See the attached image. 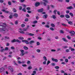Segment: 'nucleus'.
Returning <instances> with one entry per match:
<instances>
[{"instance_id":"obj_45","label":"nucleus","mask_w":75,"mask_h":75,"mask_svg":"<svg viewBox=\"0 0 75 75\" xmlns=\"http://www.w3.org/2000/svg\"><path fill=\"white\" fill-rule=\"evenodd\" d=\"M66 12L67 14H69V11L68 10L66 11Z\"/></svg>"},{"instance_id":"obj_47","label":"nucleus","mask_w":75,"mask_h":75,"mask_svg":"<svg viewBox=\"0 0 75 75\" xmlns=\"http://www.w3.org/2000/svg\"><path fill=\"white\" fill-rule=\"evenodd\" d=\"M11 50H15V48L14 47H11Z\"/></svg>"},{"instance_id":"obj_64","label":"nucleus","mask_w":75,"mask_h":75,"mask_svg":"<svg viewBox=\"0 0 75 75\" xmlns=\"http://www.w3.org/2000/svg\"><path fill=\"white\" fill-rule=\"evenodd\" d=\"M8 5H11V2H10V1L8 2Z\"/></svg>"},{"instance_id":"obj_21","label":"nucleus","mask_w":75,"mask_h":75,"mask_svg":"<svg viewBox=\"0 0 75 75\" xmlns=\"http://www.w3.org/2000/svg\"><path fill=\"white\" fill-rule=\"evenodd\" d=\"M43 58L44 60H45V61H47V57H45V56H44L43 57Z\"/></svg>"},{"instance_id":"obj_55","label":"nucleus","mask_w":75,"mask_h":75,"mask_svg":"<svg viewBox=\"0 0 75 75\" xmlns=\"http://www.w3.org/2000/svg\"><path fill=\"white\" fill-rule=\"evenodd\" d=\"M22 66V67H27V65L25 64H23Z\"/></svg>"},{"instance_id":"obj_31","label":"nucleus","mask_w":75,"mask_h":75,"mask_svg":"<svg viewBox=\"0 0 75 75\" xmlns=\"http://www.w3.org/2000/svg\"><path fill=\"white\" fill-rule=\"evenodd\" d=\"M60 33H61L62 34H64V31L61 30H60Z\"/></svg>"},{"instance_id":"obj_49","label":"nucleus","mask_w":75,"mask_h":75,"mask_svg":"<svg viewBox=\"0 0 75 75\" xmlns=\"http://www.w3.org/2000/svg\"><path fill=\"white\" fill-rule=\"evenodd\" d=\"M50 62H51L50 61H48L47 63V65H48Z\"/></svg>"},{"instance_id":"obj_9","label":"nucleus","mask_w":75,"mask_h":75,"mask_svg":"<svg viewBox=\"0 0 75 75\" xmlns=\"http://www.w3.org/2000/svg\"><path fill=\"white\" fill-rule=\"evenodd\" d=\"M62 40L64 41V42H68V40L65 39V38H62Z\"/></svg>"},{"instance_id":"obj_8","label":"nucleus","mask_w":75,"mask_h":75,"mask_svg":"<svg viewBox=\"0 0 75 75\" xmlns=\"http://www.w3.org/2000/svg\"><path fill=\"white\" fill-rule=\"evenodd\" d=\"M4 68H1L0 69V72H3L4 71Z\"/></svg>"},{"instance_id":"obj_52","label":"nucleus","mask_w":75,"mask_h":75,"mask_svg":"<svg viewBox=\"0 0 75 75\" xmlns=\"http://www.w3.org/2000/svg\"><path fill=\"white\" fill-rule=\"evenodd\" d=\"M3 51H4V50H3V49H1L0 50V52H3Z\"/></svg>"},{"instance_id":"obj_56","label":"nucleus","mask_w":75,"mask_h":75,"mask_svg":"<svg viewBox=\"0 0 75 75\" xmlns=\"http://www.w3.org/2000/svg\"><path fill=\"white\" fill-rule=\"evenodd\" d=\"M60 72L61 73H65V71L64 70H61Z\"/></svg>"},{"instance_id":"obj_62","label":"nucleus","mask_w":75,"mask_h":75,"mask_svg":"<svg viewBox=\"0 0 75 75\" xmlns=\"http://www.w3.org/2000/svg\"><path fill=\"white\" fill-rule=\"evenodd\" d=\"M10 70L11 71V72H13V69L12 68L10 69Z\"/></svg>"},{"instance_id":"obj_48","label":"nucleus","mask_w":75,"mask_h":75,"mask_svg":"<svg viewBox=\"0 0 75 75\" xmlns=\"http://www.w3.org/2000/svg\"><path fill=\"white\" fill-rule=\"evenodd\" d=\"M30 9H31V8L30 7L26 8V10H30Z\"/></svg>"},{"instance_id":"obj_18","label":"nucleus","mask_w":75,"mask_h":75,"mask_svg":"<svg viewBox=\"0 0 75 75\" xmlns=\"http://www.w3.org/2000/svg\"><path fill=\"white\" fill-rule=\"evenodd\" d=\"M72 8H73V7H72V6H70L67 8L68 9H69L70 10H71L72 9Z\"/></svg>"},{"instance_id":"obj_46","label":"nucleus","mask_w":75,"mask_h":75,"mask_svg":"<svg viewBox=\"0 0 75 75\" xmlns=\"http://www.w3.org/2000/svg\"><path fill=\"white\" fill-rule=\"evenodd\" d=\"M21 26L22 27H25V24H22L21 25Z\"/></svg>"},{"instance_id":"obj_43","label":"nucleus","mask_w":75,"mask_h":75,"mask_svg":"<svg viewBox=\"0 0 75 75\" xmlns=\"http://www.w3.org/2000/svg\"><path fill=\"white\" fill-rule=\"evenodd\" d=\"M65 61L66 62H68V59H65Z\"/></svg>"},{"instance_id":"obj_2","label":"nucleus","mask_w":75,"mask_h":75,"mask_svg":"<svg viewBox=\"0 0 75 75\" xmlns=\"http://www.w3.org/2000/svg\"><path fill=\"white\" fill-rule=\"evenodd\" d=\"M11 42L12 43H13V42H17L19 43H20V42H21V41L18 40V39L16 40V39H14L13 40H11Z\"/></svg>"},{"instance_id":"obj_59","label":"nucleus","mask_w":75,"mask_h":75,"mask_svg":"<svg viewBox=\"0 0 75 75\" xmlns=\"http://www.w3.org/2000/svg\"><path fill=\"white\" fill-rule=\"evenodd\" d=\"M52 66H54V65H55V64L54 63H52Z\"/></svg>"},{"instance_id":"obj_36","label":"nucleus","mask_w":75,"mask_h":75,"mask_svg":"<svg viewBox=\"0 0 75 75\" xmlns=\"http://www.w3.org/2000/svg\"><path fill=\"white\" fill-rule=\"evenodd\" d=\"M22 10L23 11H24V12H25L26 11V9H25V8H23L22 9Z\"/></svg>"},{"instance_id":"obj_16","label":"nucleus","mask_w":75,"mask_h":75,"mask_svg":"<svg viewBox=\"0 0 75 75\" xmlns=\"http://www.w3.org/2000/svg\"><path fill=\"white\" fill-rule=\"evenodd\" d=\"M29 43L30 44H32V43H34V40H30Z\"/></svg>"},{"instance_id":"obj_15","label":"nucleus","mask_w":75,"mask_h":75,"mask_svg":"<svg viewBox=\"0 0 75 75\" xmlns=\"http://www.w3.org/2000/svg\"><path fill=\"white\" fill-rule=\"evenodd\" d=\"M13 16H14L15 17H18V14L16 13H15L13 15Z\"/></svg>"},{"instance_id":"obj_20","label":"nucleus","mask_w":75,"mask_h":75,"mask_svg":"<svg viewBox=\"0 0 75 75\" xmlns=\"http://www.w3.org/2000/svg\"><path fill=\"white\" fill-rule=\"evenodd\" d=\"M51 18H53L54 19H55V18H56V16H55L54 15H52V16H51Z\"/></svg>"},{"instance_id":"obj_53","label":"nucleus","mask_w":75,"mask_h":75,"mask_svg":"<svg viewBox=\"0 0 75 75\" xmlns=\"http://www.w3.org/2000/svg\"><path fill=\"white\" fill-rule=\"evenodd\" d=\"M36 51L38 52H40L41 51L40 50L38 49L36 50Z\"/></svg>"},{"instance_id":"obj_39","label":"nucleus","mask_w":75,"mask_h":75,"mask_svg":"<svg viewBox=\"0 0 75 75\" xmlns=\"http://www.w3.org/2000/svg\"><path fill=\"white\" fill-rule=\"evenodd\" d=\"M9 45H10V44L9 43H6V47H8Z\"/></svg>"},{"instance_id":"obj_22","label":"nucleus","mask_w":75,"mask_h":75,"mask_svg":"<svg viewBox=\"0 0 75 75\" xmlns=\"http://www.w3.org/2000/svg\"><path fill=\"white\" fill-rule=\"evenodd\" d=\"M51 25L52 27H55V25L53 23H51Z\"/></svg>"},{"instance_id":"obj_60","label":"nucleus","mask_w":75,"mask_h":75,"mask_svg":"<svg viewBox=\"0 0 75 75\" xmlns=\"http://www.w3.org/2000/svg\"><path fill=\"white\" fill-rule=\"evenodd\" d=\"M15 24H18V21H15Z\"/></svg>"},{"instance_id":"obj_28","label":"nucleus","mask_w":75,"mask_h":75,"mask_svg":"<svg viewBox=\"0 0 75 75\" xmlns=\"http://www.w3.org/2000/svg\"><path fill=\"white\" fill-rule=\"evenodd\" d=\"M60 17L61 18H64V15H60Z\"/></svg>"},{"instance_id":"obj_35","label":"nucleus","mask_w":75,"mask_h":75,"mask_svg":"<svg viewBox=\"0 0 75 75\" xmlns=\"http://www.w3.org/2000/svg\"><path fill=\"white\" fill-rule=\"evenodd\" d=\"M5 39H8V40H9V39H10V38H9V37H7V36H5Z\"/></svg>"},{"instance_id":"obj_27","label":"nucleus","mask_w":75,"mask_h":75,"mask_svg":"<svg viewBox=\"0 0 75 75\" xmlns=\"http://www.w3.org/2000/svg\"><path fill=\"white\" fill-rule=\"evenodd\" d=\"M38 22L37 21H33V24H36Z\"/></svg>"},{"instance_id":"obj_12","label":"nucleus","mask_w":75,"mask_h":75,"mask_svg":"<svg viewBox=\"0 0 75 75\" xmlns=\"http://www.w3.org/2000/svg\"><path fill=\"white\" fill-rule=\"evenodd\" d=\"M65 16L67 18H70V16L69 15H66Z\"/></svg>"},{"instance_id":"obj_4","label":"nucleus","mask_w":75,"mask_h":75,"mask_svg":"<svg viewBox=\"0 0 75 75\" xmlns=\"http://www.w3.org/2000/svg\"><path fill=\"white\" fill-rule=\"evenodd\" d=\"M19 32L21 34H25V33H24V31L22 30V29H19Z\"/></svg>"},{"instance_id":"obj_33","label":"nucleus","mask_w":75,"mask_h":75,"mask_svg":"<svg viewBox=\"0 0 75 75\" xmlns=\"http://www.w3.org/2000/svg\"><path fill=\"white\" fill-rule=\"evenodd\" d=\"M28 69L29 70L31 69H32V67L31 66L28 67Z\"/></svg>"},{"instance_id":"obj_38","label":"nucleus","mask_w":75,"mask_h":75,"mask_svg":"<svg viewBox=\"0 0 75 75\" xmlns=\"http://www.w3.org/2000/svg\"><path fill=\"white\" fill-rule=\"evenodd\" d=\"M5 50H6V51H7L8 50V47H5Z\"/></svg>"},{"instance_id":"obj_6","label":"nucleus","mask_w":75,"mask_h":75,"mask_svg":"<svg viewBox=\"0 0 75 75\" xmlns=\"http://www.w3.org/2000/svg\"><path fill=\"white\" fill-rule=\"evenodd\" d=\"M51 60L53 61H54V62H58V59H55L54 58H52Z\"/></svg>"},{"instance_id":"obj_14","label":"nucleus","mask_w":75,"mask_h":75,"mask_svg":"<svg viewBox=\"0 0 75 75\" xmlns=\"http://www.w3.org/2000/svg\"><path fill=\"white\" fill-rule=\"evenodd\" d=\"M23 48L24 49V50H28V48L25 46H23Z\"/></svg>"},{"instance_id":"obj_34","label":"nucleus","mask_w":75,"mask_h":75,"mask_svg":"<svg viewBox=\"0 0 75 75\" xmlns=\"http://www.w3.org/2000/svg\"><path fill=\"white\" fill-rule=\"evenodd\" d=\"M63 48L65 49V48H68V46H64L63 47Z\"/></svg>"},{"instance_id":"obj_19","label":"nucleus","mask_w":75,"mask_h":75,"mask_svg":"<svg viewBox=\"0 0 75 75\" xmlns=\"http://www.w3.org/2000/svg\"><path fill=\"white\" fill-rule=\"evenodd\" d=\"M18 39H19V40H24V38L22 37H20L18 38Z\"/></svg>"},{"instance_id":"obj_41","label":"nucleus","mask_w":75,"mask_h":75,"mask_svg":"<svg viewBox=\"0 0 75 75\" xmlns=\"http://www.w3.org/2000/svg\"><path fill=\"white\" fill-rule=\"evenodd\" d=\"M67 38H68V39H71V37H69V36H67Z\"/></svg>"},{"instance_id":"obj_58","label":"nucleus","mask_w":75,"mask_h":75,"mask_svg":"<svg viewBox=\"0 0 75 75\" xmlns=\"http://www.w3.org/2000/svg\"><path fill=\"white\" fill-rule=\"evenodd\" d=\"M19 10H22V7H21V6H19Z\"/></svg>"},{"instance_id":"obj_23","label":"nucleus","mask_w":75,"mask_h":75,"mask_svg":"<svg viewBox=\"0 0 75 75\" xmlns=\"http://www.w3.org/2000/svg\"><path fill=\"white\" fill-rule=\"evenodd\" d=\"M28 30V28H23V31H27Z\"/></svg>"},{"instance_id":"obj_32","label":"nucleus","mask_w":75,"mask_h":75,"mask_svg":"<svg viewBox=\"0 0 75 75\" xmlns=\"http://www.w3.org/2000/svg\"><path fill=\"white\" fill-rule=\"evenodd\" d=\"M13 12H16L17 10H16L15 8H14L13 9Z\"/></svg>"},{"instance_id":"obj_5","label":"nucleus","mask_w":75,"mask_h":75,"mask_svg":"<svg viewBox=\"0 0 75 75\" xmlns=\"http://www.w3.org/2000/svg\"><path fill=\"white\" fill-rule=\"evenodd\" d=\"M22 41L23 42H25V44L27 45L29 44V42L27 40H22Z\"/></svg>"},{"instance_id":"obj_26","label":"nucleus","mask_w":75,"mask_h":75,"mask_svg":"<svg viewBox=\"0 0 75 75\" xmlns=\"http://www.w3.org/2000/svg\"><path fill=\"white\" fill-rule=\"evenodd\" d=\"M45 27H46V28H50V26L48 25H45Z\"/></svg>"},{"instance_id":"obj_30","label":"nucleus","mask_w":75,"mask_h":75,"mask_svg":"<svg viewBox=\"0 0 75 75\" xmlns=\"http://www.w3.org/2000/svg\"><path fill=\"white\" fill-rule=\"evenodd\" d=\"M31 62H30V61L29 60H28L27 62V64L28 65L29 64H30Z\"/></svg>"},{"instance_id":"obj_29","label":"nucleus","mask_w":75,"mask_h":75,"mask_svg":"<svg viewBox=\"0 0 75 75\" xmlns=\"http://www.w3.org/2000/svg\"><path fill=\"white\" fill-rule=\"evenodd\" d=\"M50 30H51V31H54V29L52 27L50 28Z\"/></svg>"},{"instance_id":"obj_61","label":"nucleus","mask_w":75,"mask_h":75,"mask_svg":"<svg viewBox=\"0 0 75 75\" xmlns=\"http://www.w3.org/2000/svg\"><path fill=\"white\" fill-rule=\"evenodd\" d=\"M40 43L39 42H37V45H40Z\"/></svg>"},{"instance_id":"obj_24","label":"nucleus","mask_w":75,"mask_h":75,"mask_svg":"<svg viewBox=\"0 0 75 75\" xmlns=\"http://www.w3.org/2000/svg\"><path fill=\"white\" fill-rule=\"evenodd\" d=\"M43 17L44 18H47V15H45L43 16Z\"/></svg>"},{"instance_id":"obj_54","label":"nucleus","mask_w":75,"mask_h":75,"mask_svg":"<svg viewBox=\"0 0 75 75\" xmlns=\"http://www.w3.org/2000/svg\"><path fill=\"white\" fill-rule=\"evenodd\" d=\"M47 62V61H45L44 62H43V64L44 65H45V64H46V62Z\"/></svg>"},{"instance_id":"obj_51","label":"nucleus","mask_w":75,"mask_h":75,"mask_svg":"<svg viewBox=\"0 0 75 75\" xmlns=\"http://www.w3.org/2000/svg\"><path fill=\"white\" fill-rule=\"evenodd\" d=\"M13 62L14 63V65H18V64H17V63H16V62H15V61H14Z\"/></svg>"},{"instance_id":"obj_63","label":"nucleus","mask_w":75,"mask_h":75,"mask_svg":"<svg viewBox=\"0 0 75 75\" xmlns=\"http://www.w3.org/2000/svg\"><path fill=\"white\" fill-rule=\"evenodd\" d=\"M9 18H13V16L12 15H10L9 16Z\"/></svg>"},{"instance_id":"obj_44","label":"nucleus","mask_w":75,"mask_h":75,"mask_svg":"<svg viewBox=\"0 0 75 75\" xmlns=\"http://www.w3.org/2000/svg\"><path fill=\"white\" fill-rule=\"evenodd\" d=\"M55 69H59V66H56L55 67Z\"/></svg>"},{"instance_id":"obj_50","label":"nucleus","mask_w":75,"mask_h":75,"mask_svg":"<svg viewBox=\"0 0 75 75\" xmlns=\"http://www.w3.org/2000/svg\"><path fill=\"white\" fill-rule=\"evenodd\" d=\"M50 6L52 8H54V5H51Z\"/></svg>"},{"instance_id":"obj_7","label":"nucleus","mask_w":75,"mask_h":75,"mask_svg":"<svg viewBox=\"0 0 75 75\" xmlns=\"http://www.w3.org/2000/svg\"><path fill=\"white\" fill-rule=\"evenodd\" d=\"M21 56H23V55L25 54V53H24V51L23 50H21Z\"/></svg>"},{"instance_id":"obj_13","label":"nucleus","mask_w":75,"mask_h":75,"mask_svg":"<svg viewBox=\"0 0 75 75\" xmlns=\"http://www.w3.org/2000/svg\"><path fill=\"white\" fill-rule=\"evenodd\" d=\"M28 35L29 36H34V34L33 33H29L28 34Z\"/></svg>"},{"instance_id":"obj_42","label":"nucleus","mask_w":75,"mask_h":75,"mask_svg":"<svg viewBox=\"0 0 75 75\" xmlns=\"http://www.w3.org/2000/svg\"><path fill=\"white\" fill-rule=\"evenodd\" d=\"M43 1L45 2H46V3H48V1L47 0H43Z\"/></svg>"},{"instance_id":"obj_57","label":"nucleus","mask_w":75,"mask_h":75,"mask_svg":"<svg viewBox=\"0 0 75 75\" xmlns=\"http://www.w3.org/2000/svg\"><path fill=\"white\" fill-rule=\"evenodd\" d=\"M65 1L67 3H69V0H65Z\"/></svg>"},{"instance_id":"obj_11","label":"nucleus","mask_w":75,"mask_h":75,"mask_svg":"<svg viewBox=\"0 0 75 75\" xmlns=\"http://www.w3.org/2000/svg\"><path fill=\"white\" fill-rule=\"evenodd\" d=\"M40 3L38 2H37L35 4V6L36 7H37V6H38L39 5H40Z\"/></svg>"},{"instance_id":"obj_3","label":"nucleus","mask_w":75,"mask_h":75,"mask_svg":"<svg viewBox=\"0 0 75 75\" xmlns=\"http://www.w3.org/2000/svg\"><path fill=\"white\" fill-rule=\"evenodd\" d=\"M69 33L71 34V35H70L71 36H73L75 34V31H74L69 32Z\"/></svg>"},{"instance_id":"obj_25","label":"nucleus","mask_w":75,"mask_h":75,"mask_svg":"<svg viewBox=\"0 0 75 75\" xmlns=\"http://www.w3.org/2000/svg\"><path fill=\"white\" fill-rule=\"evenodd\" d=\"M69 15H70V16H71V17H74V15L73 14V13H69Z\"/></svg>"},{"instance_id":"obj_40","label":"nucleus","mask_w":75,"mask_h":75,"mask_svg":"<svg viewBox=\"0 0 75 75\" xmlns=\"http://www.w3.org/2000/svg\"><path fill=\"white\" fill-rule=\"evenodd\" d=\"M51 51H52V52H55V51H56V50L52 49V50H51Z\"/></svg>"},{"instance_id":"obj_17","label":"nucleus","mask_w":75,"mask_h":75,"mask_svg":"<svg viewBox=\"0 0 75 75\" xmlns=\"http://www.w3.org/2000/svg\"><path fill=\"white\" fill-rule=\"evenodd\" d=\"M68 23H69V24H70V25H72V24H73V23L71 21H68Z\"/></svg>"},{"instance_id":"obj_10","label":"nucleus","mask_w":75,"mask_h":75,"mask_svg":"<svg viewBox=\"0 0 75 75\" xmlns=\"http://www.w3.org/2000/svg\"><path fill=\"white\" fill-rule=\"evenodd\" d=\"M44 10V9L43 8H42L41 9H40L38 10V12H42Z\"/></svg>"},{"instance_id":"obj_37","label":"nucleus","mask_w":75,"mask_h":75,"mask_svg":"<svg viewBox=\"0 0 75 75\" xmlns=\"http://www.w3.org/2000/svg\"><path fill=\"white\" fill-rule=\"evenodd\" d=\"M70 51L69 50V49H67L66 50V52H69Z\"/></svg>"},{"instance_id":"obj_1","label":"nucleus","mask_w":75,"mask_h":75,"mask_svg":"<svg viewBox=\"0 0 75 75\" xmlns=\"http://www.w3.org/2000/svg\"><path fill=\"white\" fill-rule=\"evenodd\" d=\"M7 26V24L5 23H0V32L1 31H8V29L6 28V27Z\"/></svg>"}]
</instances>
